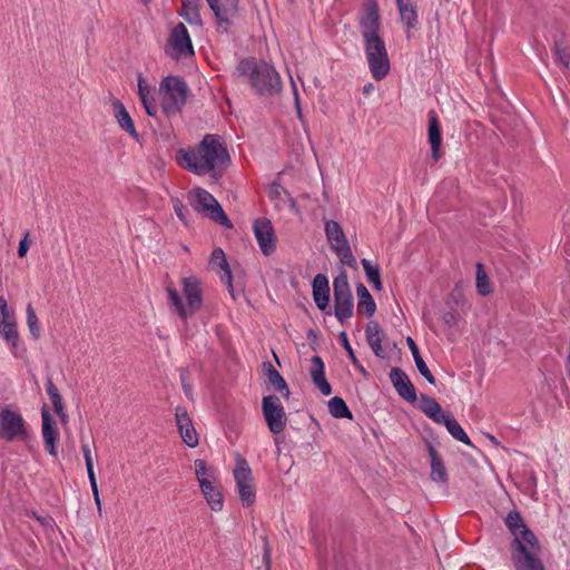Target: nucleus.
<instances>
[{"label":"nucleus","mask_w":570,"mask_h":570,"mask_svg":"<svg viewBox=\"0 0 570 570\" xmlns=\"http://www.w3.org/2000/svg\"><path fill=\"white\" fill-rule=\"evenodd\" d=\"M176 160L183 168L197 175L209 174L218 178L229 164V154L219 136L206 135L194 148L179 149Z\"/></svg>","instance_id":"1"},{"label":"nucleus","mask_w":570,"mask_h":570,"mask_svg":"<svg viewBox=\"0 0 570 570\" xmlns=\"http://www.w3.org/2000/svg\"><path fill=\"white\" fill-rule=\"evenodd\" d=\"M360 24L368 68L372 77L381 81L389 75L391 66L385 42L380 35V13L375 0L366 1Z\"/></svg>","instance_id":"2"},{"label":"nucleus","mask_w":570,"mask_h":570,"mask_svg":"<svg viewBox=\"0 0 570 570\" xmlns=\"http://www.w3.org/2000/svg\"><path fill=\"white\" fill-rule=\"evenodd\" d=\"M238 70L248 77L252 86L262 95H274L281 91L282 82L277 71L264 61L243 60Z\"/></svg>","instance_id":"3"},{"label":"nucleus","mask_w":570,"mask_h":570,"mask_svg":"<svg viewBox=\"0 0 570 570\" xmlns=\"http://www.w3.org/2000/svg\"><path fill=\"white\" fill-rule=\"evenodd\" d=\"M183 285L186 304L183 303V298L176 288L168 287L167 292L171 305L175 306L176 313L183 321H186L187 317L191 316L200 308L203 298L199 282L196 277L184 278Z\"/></svg>","instance_id":"4"},{"label":"nucleus","mask_w":570,"mask_h":570,"mask_svg":"<svg viewBox=\"0 0 570 570\" xmlns=\"http://www.w3.org/2000/svg\"><path fill=\"white\" fill-rule=\"evenodd\" d=\"M188 88L186 82L178 77L165 78L159 87L163 111L170 116L179 112L187 99Z\"/></svg>","instance_id":"5"},{"label":"nucleus","mask_w":570,"mask_h":570,"mask_svg":"<svg viewBox=\"0 0 570 570\" xmlns=\"http://www.w3.org/2000/svg\"><path fill=\"white\" fill-rule=\"evenodd\" d=\"M0 439L7 442H24L28 439V430L23 417L10 406L0 411Z\"/></svg>","instance_id":"6"},{"label":"nucleus","mask_w":570,"mask_h":570,"mask_svg":"<svg viewBox=\"0 0 570 570\" xmlns=\"http://www.w3.org/2000/svg\"><path fill=\"white\" fill-rule=\"evenodd\" d=\"M190 205L219 224H227L228 218L218 202L212 194L202 188H195L189 193Z\"/></svg>","instance_id":"7"},{"label":"nucleus","mask_w":570,"mask_h":570,"mask_svg":"<svg viewBox=\"0 0 570 570\" xmlns=\"http://www.w3.org/2000/svg\"><path fill=\"white\" fill-rule=\"evenodd\" d=\"M335 298V315L344 322L353 315V296L350 289L346 272H342L333 283Z\"/></svg>","instance_id":"8"},{"label":"nucleus","mask_w":570,"mask_h":570,"mask_svg":"<svg viewBox=\"0 0 570 570\" xmlns=\"http://www.w3.org/2000/svg\"><path fill=\"white\" fill-rule=\"evenodd\" d=\"M166 51L173 59L187 58L194 55L191 41L184 23H178L171 30Z\"/></svg>","instance_id":"9"},{"label":"nucleus","mask_w":570,"mask_h":570,"mask_svg":"<svg viewBox=\"0 0 570 570\" xmlns=\"http://www.w3.org/2000/svg\"><path fill=\"white\" fill-rule=\"evenodd\" d=\"M263 413L272 433L278 434L286 426V414L281 400L275 395L263 399Z\"/></svg>","instance_id":"10"},{"label":"nucleus","mask_w":570,"mask_h":570,"mask_svg":"<svg viewBox=\"0 0 570 570\" xmlns=\"http://www.w3.org/2000/svg\"><path fill=\"white\" fill-rule=\"evenodd\" d=\"M512 542V558H519L520 556L539 554L541 547L537 537L528 528L521 529L513 535Z\"/></svg>","instance_id":"11"},{"label":"nucleus","mask_w":570,"mask_h":570,"mask_svg":"<svg viewBox=\"0 0 570 570\" xmlns=\"http://www.w3.org/2000/svg\"><path fill=\"white\" fill-rule=\"evenodd\" d=\"M0 334L12 347H17L19 334L16 316L2 296H0Z\"/></svg>","instance_id":"12"},{"label":"nucleus","mask_w":570,"mask_h":570,"mask_svg":"<svg viewBox=\"0 0 570 570\" xmlns=\"http://www.w3.org/2000/svg\"><path fill=\"white\" fill-rule=\"evenodd\" d=\"M254 233L264 255H271L276 247V236L268 219L262 218L254 223Z\"/></svg>","instance_id":"13"},{"label":"nucleus","mask_w":570,"mask_h":570,"mask_svg":"<svg viewBox=\"0 0 570 570\" xmlns=\"http://www.w3.org/2000/svg\"><path fill=\"white\" fill-rule=\"evenodd\" d=\"M207 2L220 26L229 24L238 10V0H207Z\"/></svg>","instance_id":"14"},{"label":"nucleus","mask_w":570,"mask_h":570,"mask_svg":"<svg viewBox=\"0 0 570 570\" xmlns=\"http://www.w3.org/2000/svg\"><path fill=\"white\" fill-rule=\"evenodd\" d=\"M176 421L183 441L188 446L195 448L198 444V436L187 412L185 410L177 409Z\"/></svg>","instance_id":"15"},{"label":"nucleus","mask_w":570,"mask_h":570,"mask_svg":"<svg viewBox=\"0 0 570 570\" xmlns=\"http://www.w3.org/2000/svg\"><path fill=\"white\" fill-rule=\"evenodd\" d=\"M390 377L394 387L402 397L410 402H414L416 400L414 386L401 368H392Z\"/></svg>","instance_id":"16"},{"label":"nucleus","mask_w":570,"mask_h":570,"mask_svg":"<svg viewBox=\"0 0 570 570\" xmlns=\"http://www.w3.org/2000/svg\"><path fill=\"white\" fill-rule=\"evenodd\" d=\"M81 450H82V454H83V458H85L86 468H87L88 478H89L90 487H91V490H92V495H94V499H95V503L97 505L98 512L101 513V501H100V497H99L96 473H95V470H94V454H92V451H91L90 445L88 443H82Z\"/></svg>","instance_id":"17"},{"label":"nucleus","mask_w":570,"mask_h":570,"mask_svg":"<svg viewBox=\"0 0 570 570\" xmlns=\"http://www.w3.org/2000/svg\"><path fill=\"white\" fill-rule=\"evenodd\" d=\"M313 295L318 308L324 311L330 302V287L327 278L322 274L316 275L313 281Z\"/></svg>","instance_id":"18"},{"label":"nucleus","mask_w":570,"mask_h":570,"mask_svg":"<svg viewBox=\"0 0 570 570\" xmlns=\"http://www.w3.org/2000/svg\"><path fill=\"white\" fill-rule=\"evenodd\" d=\"M429 141L432 148V157L435 161L441 158V128L436 115L432 111L429 118Z\"/></svg>","instance_id":"19"},{"label":"nucleus","mask_w":570,"mask_h":570,"mask_svg":"<svg viewBox=\"0 0 570 570\" xmlns=\"http://www.w3.org/2000/svg\"><path fill=\"white\" fill-rule=\"evenodd\" d=\"M114 116L118 122V125L127 131L132 138L137 139L138 134L136 131L134 121L126 110L125 106L119 100L112 101Z\"/></svg>","instance_id":"20"},{"label":"nucleus","mask_w":570,"mask_h":570,"mask_svg":"<svg viewBox=\"0 0 570 570\" xmlns=\"http://www.w3.org/2000/svg\"><path fill=\"white\" fill-rule=\"evenodd\" d=\"M428 451L431 462V478L434 481L445 482L448 479V473L441 455L430 443H428Z\"/></svg>","instance_id":"21"},{"label":"nucleus","mask_w":570,"mask_h":570,"mask_svg":"<svg viewBox=\"0 0 570 570\" xmlns=\"http://www.w3.org/2000/svg\"><path fill=\"white\" fill-rule=\"evenodd\" d=\"M420 409L424 414L436 423H442L448 414L442 410L441 405L432 397L424 394L420 397Z\"/></svg>","instance_id":"22"},{"label":"nucleus","mask_w":570,"mask_h":570,"mask_svg":"<svg viewBox=\"0 0 570 570\" xmlns=\"http://www.w3.org/2000/svg\"><path fill=\"white\" fill-rule=\"evenodd\" d=\"M57 431L55 429V422L52 421L49 413L42 410V435L46 443V449L51 455H56L55 442L57 439Z\"/></svg>","instance_id":"23"},{"label":"nucleus","mask_w":570,"mask_h":570,"mask_svg":"<svg viewBox=\"0 0 570 570\" xmlns=\"http://www.w3.org/2000/svg\"><path fill=\"white\" fill-rule=\"evenodd\" d=\"M311 376L315 385L320 389V391L323 394H331V385L328 384L324 375V364L321 357L318 356H314L312 358Z\"/></svg>","instance_id":"24"},{"label":"nucleus","mask_w":570,"mask_h":570,"mask_svg":"<svg viewBox=\"0 0 570 570\" xmlns=\"http://www.w3.org/2000/svg\"><path fill=\"white\" fill-rule=\"evenodd\" d=\"M214 481L215 480L203 482L199 487L210 509L214 511H220L223 509V494L215 485Z\"/></svg>","instance_id":"25"},{"label":"nucleus","mask_w":570,"mask_h":570,"mask_svg":"<svg viewBox=\"0 0 570 570\" xmlns=\"http://www.w3.org/2000/svg\"><path fill=\"white\" fill-rule=\"evenodd\" d=\"M234 478L236 481L237 489L242 488L243 484H249L254 482L252 469L245 458L236 456V466L234 469Z\"/></svg>","instance_id":"26"},{"label":"nucleus","mask_w":570,"mask_h":570,"mask_svg":"<svg viewBox=\"0 0 570 570\" xmlns=\"http://www.w3.org/2000/svg\"><path fill=\"white\" fill-rule=\"evenodd\" d=\"M325 234L332 248L348 243L341 225L335 220L325 222Z\"/></svg>","instance_id":"27"},{"label":"nucleus","mask_w":570,"mask_h":570,"mask_svg":"<svg viewBox=\"0 0 570 570\" xmlns=\"http://www.w3.org/2000/svg\"><path fill=\"white\" fill-rule=\"evenodd\" d=\"M356 293L358 296L357 312L364 313L366 316H372L376 308L372 295L363 284L357 285Z\"/></svg>","instance_id":"28"},{"label":"nucleus","mask_w":570,"mask_h":570,"mask_svg":"<svg viewBox=\"0 0 570 570\" xmlns=\"http://www.w3.org/2000/svg\"><path fill=\"white\" fill-rule=\"evenodd\" d=\"M402 21L406 27L414 28L417 23L416 7L411 0H396Z\"/></svg>","instance_id":"29"},{"label":"nucleus","mask_w":570,"mask_h":570,"mask_svg":"<svg viewBox=\"0 0 570 570\" xmlns=\"http://www.w3.org/2000/svg\"><path fill=\"white\" fill-rule=\"evenodd\" d=\"M209 266L213 269L223 271L224 275L222 276V278L225 279L229 286H232V272L228 267L223 249L216 248L213 250L209 259Z\"/></svg>","instance_id":"30"},{"label":"nucleus","mask_w":570,"mask_h":570,"mask_svg":"<svg viewBox=\"0 0 570 570\" xmlns=\"http://www.w3.org/2000/svg\"><path fill=\"white\" fill-rule=\"evenodd\" d=\"M406 343L412 352V355L414 357V361H415V364H416V367L419 370V372L431 383V384H435V379L434 376L432 375V373L430 372L429 367L426 366L424 360L422 358L420 352H419V348L415 344V342L411 338V337H407L406 340Z\"/></svg>","instance_id":"31"},{"label":"nucleus","mask_w":570,"mask_h":570,"mask_svg":"<svg viewBox=\"0 0 570 570\" xmlns=\"http://www.w3.org/2000/svg\"><path fill=\"white\" fill-rule=\"evenodd\" d=\"M539 554L520 556L512 558L517 570H546Z\"/></svg>","instance_id":"32"},{"label":"nucleus","mask_w":570,"mask_h":570,"mask_svg":"<svg viewBox=\"0 0 570 570\" xmlns=\"http://www.w3.org/2000/svg\"><path fill=\"white\" fill-rule=\"evenodd\" d=\"M366 337L370 346L377 356H383V348L381 345L380 327L376 323H370L366 327Z\"/></svg>","instance_id":"33"},{"label":"nucleus","mask_w":570,"mask_h":570,"mask_svg":"<svg viewBox=\"0 0 570 570\" xmlns=\"http://www.w3.org/2000/svg\"><path fill=\"white\" fill-rule=\"evenodd\" d=\"M442 423L446 426V430L454 439L468 445H472L471 440L469 439V436L463 431V429L461 428L456 420H454L448 414V416L443 420Z\"/></svg>","instance_id":"34"},{"label":"nucleus","mask_w":570,"mask_h":570,"mask_svg":"<svg viewBox=\"0 0 570 570\" xmlns=\"http://www.w3.org/2000/svg\"><path fill=\"white\" fill-rule=\"evenodd\" d=\"M476 288L481 295H489L492 292L491 283L481 263L476 264Z\"/></svg>","instance_id":"35"},{"label":"nucleus","mask_w":570,"mask_h":570,"mask_svg":"<svg viewBox=\"0 0 570 570\" xmlns=\"http://www.w3.org/2000/svg\"><path fill=\"white\" fill-rule=\"evenodd\" d=\"M330 412L335 417L352 419V413L347 409L343 399L335 396L328 402Z\"/></svg>","instance_id":"36"},{"label":"nucleus","mask_w":570,"mask_h":570,"mask_svg":"<svg viewBox=\"0 0 570 570\" xmlns=\"http://www.w3.org/2000/svg\"><path fill=\"white\" fill-rule=\"evenodd\" d=\"M140 100L149 116H155L157 114V107L149 99V87L145 83L144 80L139 79L138 83Z\"/></svg>","instance_id":"37"},{"label":"nucleus","mask_w":570,"mask_h":570,"mask_svg":"<svg viewBox=\"0 0 570 570\" xmlns=\"http://www.w3.org/2000/svg\"><path fill=\"white\" fill-rule=\"evenodd\" d=\"M268 368H267V375H268V381L271 384L274 385V387L277 390V391H285V396H287L289 394V391L287 389V385H286V382L285 380L281 376V374L273 367L272 364H267Z\"/></svg>","instance_id":"38"},{"label":"nucleus","mask_w":570,"mask_h":570,"mask_svg":"<svg viewBox=\"0 0 570 570\" xmlns=\"http://www.w3.org/2000/svg\"><path fill=\"white\" fill-rule=\"evenodd\" d=\"M333 250L336 253V255L338 256L343 264L348 265L351 267H356V261L352 254L348 243L336 246L335 248H333Z\"/></svg>","instance_id":"39"},{"label":"nucleus","mask_w":570,"mask_h":570,"mask_svg":"<svg viewBox=\"0 0 570 570\" xmlns=\"http://www.w3.org/2000/svg\"><path fill=\"white\" fill-rule=\"evenodd\" d=\"M195 473L199 482V485H202L203 482H209L214 480L212 469H209L206 462L203 460L195 461Z\"/></svg>","instance_id":"40"},{"label":"nucleus","mask_w":570,"mask_h":570,"mask_svg":"<svg viewBox=\"0 0 570 570\" xmlns=\"http://www.w3.org/2000/svg\"><path fill=\"white\" fill-rule=\"evenodd\" d=\"M243 505L250 507L255 501V483L243 484L242 488L237 489Z\"/></svg>","instance_id":"41"},{"label":"nucleus","mask_w":570,"mask_h":570,"mask_svg":"<svg viewBox=\"0 0 570 570\" xmlns=\"http://www.w3.org/2000/svg\"><path fill=\"white\" fill-rule=\"evenodd\" d=\"M363 268L366 273L367 278L373 283L377 291L382 289V283L380 278V272L376 266H373L367 259L362 261Z\"/></svg>","instance_id":"42"},{"label":"nucleus","mask_w":570,"mask_h":570,"mask_svg":"<svg viewBox=\"0 0 570 570\" xmlns=\"http://www.w3.org/2000/svg\"><path fill=\"white\" fill-rule=\"evenodd\" d=\"M505 524L514 535L521 529H527L521 515L518 512H510L505 519Z\"/></svg>","instance_id":"43"},{"label":"nucleus","mask_w":570,"mask_h":570,"mask_svg":"<svg viewBox=\"0 0 570 570\" xmlns=\"http://www.w3.org/2000/svg\"><path fill=\"white\" fill-rule=\"evenodd\" d=\"M27 324H28L29 331H30L31 335L33 336V338H36V340L39 338V336H40L39 322H38L36 312L31 305H28V307H27Z\"/></svg>","instance_id":"44"},{"label":"nucleus","mask_w":570,"mask_h":570,"mask_svg":"<svg viewBox=\"0 0 570 570\" xmlns=\"http://www.w3.org/2000/svg\"><path fill=\"white\" fill-rule=\"evenodd\" d=\"M554 56L558 62L562 63L566 68L569 67V55L566 47L556 43Z\"/></svg>","instance_id":"45"},{"label":"nucleus","mask_w":570,"mask_h":570,"mask_svg":"<svg viewBox=\"0 0 570 570\" xmlns=\"http://www.w3.org/2000/svg\"><path fill=\"white\" fill-rule=\"evenodd\" d=\"M340 337H341V341H342V345L344 346V348H345V350H346V352L348 353V356H350L351 361L353 362V364H354L355 366H358L357 358H356V356H355V354H354V352H353V350H352V346H351V345H350V343H348V340H347V337H346V334H345V333H341Z\"/></svg>","instance_id":"46"},{"label":"nucleus","mask_w":570,"mask_h":570,"mask_svg":"<svg viewBox=\"0 0 570 570\" xmlns=\"http://www.w3.org/2000/svg\"><path fill=\"white\" fill-rule=\"evenodd\" d=\"M268 196L272 199L279 198L283 194H286V191L283 189V187L278 184H272L267 189Z\"/></svg>","instance_id":"47"},{"label":"nucleus","mask_w":570,"mask_h":570,"mask_svg":"<svg viewBox=\"0 0 570 570\" xmlns=\"http://www.w3.org/2000/svg\"><path fill=\"white\" fill-rule=\"evenodd\" d=\"M30 247V240H29V234L24 236V238L19 244L18 255L20 257H24L29 250Z\"/></svg>","instance_id":"48"},{"label":"nucleus","mask_w":570,"mask_h":570,"mask_svg":"<svg viewBox=\"0 0 570 570\" xmlns=\"http://www.w3.org/2000/svg\"><path fill=\"white\" fill-rule=\"evenodd\" d=\"M50 400L52 402L55 412L56 413H60L61 410H63V404H62L61 395L60 394L53 395V396L50 397Z\"/></svg>","instance_id":"49"},{"label":"nucleus","mask_w":570,"mask_h":570,"mask_svg":"<svg viewBox=\"0 0 570 570\" xmlns=\"http://www.w3.org/2000/svg\"><path fill=\"white\" fill-rule=\"evenodd\" d=\"M174 210L175 213L177 214V216L179 217L180 220L185 222V215H184V205L180 200L178 199H175L174 202Z\"/></svg>","instance_id":"50"},{"label":"nucleus","mask_w":570,"mask_h":570,"mask_svg":"<svg viewBox=\"0 0 570 570\" xmlns=\"http://www.w3.org/2000/svg\"><path fill=\"white\" fill-rule=\"evenodd\" d=\"M47 392L49 394V397L60 394L58 389L55 386V384L52 383L51 380H48V382H47Z\"/></svg>","instance_id":"51"},{"label":"nucleus","mask_w":570,"mask_h":570,"mask_svg":"<svg viewBox=\"0 0 570 570\" xmlns=\"http://www.w3.org/2000/svg\"><path fill=\"white\" fill-rule=\"evenodd\" d=\"M444 321L450 326L455 325L458 322V315L454 313H449L444 316Z\"/></svg>","instance_id":"52"},{"label":"nucleus","mask_w":570,"mask_h":570,"mask_svg":"<svg viewBox=\"0 0 570 570\" xmlns=\"http://www.w3.org/2000/svg\"><path fill=\"white\" fill-rule=\"evenodd\" d=\"M57 415L60 417L61 420V423H67V420H68V415L66 414L65 410H61L60 413H57Z\"/></svg>","instance_id":"53"},{"label":"nucleus","mask_w":570,"mask_h":570,"mask_svg":"<svg viewBox=\"0 0 570 570\" xmlns=\"http://www.w3.org/2000/svg\"><path fill=\"white\" fill-rule=\"evenodd\" d=\"M374 89V86L372 83H368L364 86L363 94L368 95Z\"/></svg>","instance_id":"54"},{"label":"nucleus","mask_w":570,"mask_h":570,"mask_svg":"<svg viewBox=\"0 0 570 570\" xmlns=\"http://www.w3.org/2000/svg\"><path fill=\"white\" fill-rule=\"evenodd\" d=\"M264 560L267 563V570H269V552H268V550L265 551Z\"/></svg>","instance_id":"55"},{"label":"nucleus","mask_w":570,"mask_h":570,"mask_svg":"<svg viewBox=\"0 0 570 570\" xmlns=\"http://www.w3.org/2000/svg\"><path fill=\"white\" fill-rule=\"evenodd\" d=\"M287 196H288V198H289V202H291V206H292V208H295V206H296L295 200H294V199H293L288 194H287Z\"/></svg>","instance_id":"56"},{"label":"nucleus","mask_w":570,"mask_h":570,"mask_svg":"<svg viewBox=\"0 0 570 570\" xmlns=\"http://www.w3.org/2000/svg\"><path fill=\"white\" fill-rule=\"evenodd\" d=\"M187 1H188V3H190V2H191V0H187Z\"/></svg>","instance_id":"57"}]
</instances>
